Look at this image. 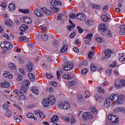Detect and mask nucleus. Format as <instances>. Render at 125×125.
I'll list each match as a JSON object with an SVG mask.
<instances>
[{
  "label": "nucleus",
  "instance_id": "obj_11",
  "mask_svg": "<svg viewBox=\"0 0 125 125\" xmlns=\"http://www.w3.org/2000/svg\"><path fill=\"white\" fill-rule=\"evenodd\" d=\"M119 62L122 64L125 63V54L124 53L120 54L118 57Z\"/></svg>",
  "mask_w": 125,
  "mask_h": 125
},
{
  "label": "nucleus",
  "instance_id": "obj_60",
  "mask_svg": "<svg viewBox=\"0 0 125 125\" xmlns=\"http://www.w3.org/2000/svg\"><path fill=\"white\" fill-rule=\"evenodd\" d=\"M75 35V32H73L72 33H71L70 35L69 36L70 38H73L74 36Z\"/></svg>",
  "mask_w": 125,
  "mask_h": 125
},
{
  "label": "nucleus",
  "instance_id": "obj_32",
  "mask_svg": "<svg viewBox=\"0 0 125 125\" xmlns=\"http://www.w3.org/2000/svg\"><path fill=\"white\" fill-rule=\"evenodd\" d=\"M95 40L99 43H101L103 41V39L102 37L99 36L96 37L95 38Z\"/></svg>",
  "mask_w": 125,
  "mask_h": 125
},
{
  "label": "nucleus",
  "instance_id": "obj_40",
  "mask_svg": "<svg viewBox=\"0 0 125 125\" xmlns=\"http://www.w3.org/2000/svg\"><path fill=\"white\" fill-rule=\"evenodd\" d=\"M91 7L95 9H99L101 8L100 6L95 4H92Z\"/></svg>",
  "mask_w": 125,
  "mask_h": 125
},
{
  "label": "nucleus",
  "instance_id": "obj_61",
  "mask_svg": "<svg viewBox=\"0 0 125 125\" xmlns=\"http://www.w3.org/2000/svg\"><path fill=\"white\" fill-rule=\"evenodd\" d=\"M70 18L71 19L75 18V16L74 14H71L69 15Z\"/></svg>",
  "mask_w": 125,
  "mask_h": 125
},
{
  "label": "nucleus",
  "instance_id": "obj_55",
  "mask_svg": "<svg viewBox=\"0 0 125 125\" xmlns=\"http://www.w3.org/2000/svg\"><path fill=\"white\" fill-rule=\"evenodd\" d=\"M13 118L14 119L16 120V121L18 123H20L21 121V119L17 117L14 116Z\"/></svg>",
  "mask_w": 125,
  "mask_h": 125
},
{
  "label": "nucleus",
  "instance_id": "obj_31",
  "mask_svg": "<svg viewBox=\"0 0 125 125\" xmlns=\"http://www.w3.org/2000/svg\"><path fill=\"white\" fill-rule=\"evenodd\" d=\"M64 78L67 80L71 79L72 78L71 76V75L70 74H64L63 76Z\"/></svg>",
  "mask_w": 125,
  "mask_h": 125
},
{
  "label": "nucleus",
  "instance_id": "obj_20",
  "mask_svg": "<svg viewBox=\"0 0 125 125\" xmlns=\"http://www.w3.org/2000/svg\"><path fill=\"white\" fill-rule=\"evenodd\" d=\"M34 11V13L37 16L41 17L43 15V14L41 12V11H40V10L38 11L37 9H35Z\"/></svg>",
  "mask_w": 125,
  "mask_h": 125
},
{
  "label": "nucleus",
  "instance_id": "obj_23",
  "mask_svg": "<svg viewBox=\"0 0 125 125\" xmlns=\"http://www.w3.org/2000/svg\"><path fill=\"white\" fill-rule=\"evenodd\" d=\"M15 8V5L12 3L10 4L8 7V9L10 11H12L14 10Z\"/></svg>",
  "mask_w": 125,
  "mask_h": 125
},
{
  "label": "nucleus",
  "instance_id": "obj_48",
  "mask_svg": "<svg viewBox=\"0 0 125 125\" xmlns=\"http://www.w3.org/2000/svg\"><path fill=\"white\" fill-rule=\"evenodd\" d=\"M107 36L108 37L111 38L112 36V33L111 31L110 30L107 31Z\"/></svg>",
  "mask_w": 125,
  "mask_h": 125
},
{
  "label": "nucleus",
  "instance_id": "obj_16",
  "mask_svg": "<svg viewBox=\"0 0 125 125\" xmlns=\"http://www.w3.org/2000/svg\"><path fill=\"white\" fill-rule=\"evenodd\" d=\"M3 76L5 77H7L10 79H12L13 77V76L10 73L8 72H5L3 74Z\"/></svg>",
  "mask_w": 125,
  "mask_h": 125
},
{
  "label": "nucleus",
  "instance_id": "obj_35",
  "mask_svg": "<svg viewBox=\"0 0 125 125\" xmlns=\"http://www.w3.org/2000/svg\"><path fill=\"white\" fill-rule=\"evenodd\" d=\"M28 76L31 81H32L35 79L34 75L31 73H28Z\"/></svg>",
  "mask_w": 125,
  "mask_h": 125
},
{
  "label": "nucleus",
  "instance_id": "obj_34",
  "mask_svg": "<svg viewBox=\"0 0 125 125\" xmlns=\"http://www.w3.org/2000/svg\"><path fill=\"white\" fill-rule=\"evenodd\" d=\"M68 46L67 45H64L62 48L61 49L60 52H66L67 50V49L68 48Z\"/></svg>",
  "mask_w": 125,
  "mask_h": 125
},
{
  "label": "nucleus",
  "instance_id": "obj_58",
  "mask_svg": "<svg viewBox=\"0 0 125 125\" xmlns=\"http://www.w3.org/2000/svg\"><path fill=\"white\" fill-rule=\"evenodd\" d=\"M82 96H79L78 98L77 101L78 102L80 103L82 100Z\"/></svg>",
  "mask_w": 125,
  "mask_h": 125
},
{
  "label": "nucleus",
  "instance_id": "obj_18",
  "mask_svg": "<svg viewBox=\"0 0 125 125\" xmlns=\"http://www.w3.org/2000/svg\"><path fill=\"white\" fill-rule=\"evenodd\" d=\"M110 100L109 98H106L105 101L104 105L105 107H108L111 104Z\"/></svg>",
  "mask_w": 125,
  "mask_h": 125
},
{
  "label": "nucleus",
  "instance_id": "obj_14",
  "mask_svg": "<svg viewBox=\"0 0 125 125\" xmlns=\"http://www.w3.org/2000/svg\"><path fill=\"white\" fill-rule=\"evenodd\" d=\"M107 27V26L106 25L103 23L100 24L99 27V30L103 32L106 31Z\"/></svg>",
  "mask_w": 125,
  "mask_h": 125
},
{
  "label": "nucleus",
  "instance_id": "obj_53",
  "mask_svg": "<svg viewBox=\"0 0 125 125\" xmlns=\"http://www.w3.org/2000/svg\"><path fill=\"white\" fill-rule=\"evenodd\" d=\"M34 116L33 114L31 113H28L27 115V116L28 118H33Z\"/></svg>",
  "mask_w": 125,
  "mask_h": 125
},
{
  "label": "nucleus",
  "instance_id": "obj_44",
  "mask_svg": "<svg viewBox=\"0 0 125 125\" xmlns=\"http://www.w3.org/2000/svg\"><path fill=\"white\" fill-rule=\"evenodd\" d=\"M27 68L29 72L31 71L32 70V64H30L28 65L27 66Z\"/></svg>",
  "mask_w": 125,
  "mask_h": 125
},
{
  "label": "nucleus",
  "instance_id": "obj_10",
  "mask_svg": "<svg viewBox=\"0 0 125 125\" xmlns=\"http://www.w3.org/2000/svg\"><path fill=\"white\" fill-rule=\"evenodd\" d=\"M76 16L77 19L81 21H84L86 19V16L85 14L83 13H78Z\"/></svg>",
  "mask_w": 125,
  "mask_h": 125
},
{
  "label": "nucleus",
  "instance_id": "obj_6",
  "mask_svg": "<svg viewBox=\"0 0 125 125\" xmlns=\"http://www.w3.org/2000/svg\"><path fill=\"white\" fill-rule=\"evenodd\" d=\"M108 119L112 121V122L116 123L118 122V119L117 116L115 115H113L112 114L109 115L108 116Z\"/></svg>",
  "mask_w": 125,
  "mask_h": 125
},
{
  "label": "nucleus",
  "instance_id": "obj_38",
  "mask_svg": "<svg viewBox=\"0 0 125 125\" xmlns=\"http://www.w3.org/2000/svg\"><path fill=\"white\" fill-rule=\"evenodd\" d=\"M101 17L102 20L106 22L108 20V18L106 16L102 15Z\"/></svg>",
  "mask_w": 125,
  "mask_h": 125
},
{
  "label": "nucleus",
  "instance_id": "obj_49",
  "mask_svg": "<svg viewBox=\"0 0 125 125\" xmlns=\"http://www.w3.org/2000/svg\"><path fill=\"white\" fill-rule=\"evenodd\" d=\"M51 10L52 11L54 12L57 13L58 12L59 10L57 8L53 7V8H52Z\"/></svg>",
  "mask_w": 125,
  "mask_h": 125
},
{
  "label": "nucleus",
  "instance_id": "obj_3",
  "mask_svg": "<svg viewBox=\"0 0 125 125\" xmlns=\"http://www.w3.org/2000/svg\"><path fill=\"white\" fill-rule=\"evenodd\" d=\"M58 106L64 110L68 109L71 107L70 103L66 101H61Z\"/></svg>",
  "mask_w": 125,
  "mask_h": 125
},
{
  "label": "nucleus",
  "instance_id": "obj_1",
  "mask_svg": "<svg viewBox=\"0 0 125 125\" xmlns=\"http://www.w3.org/2000/svg\"><path fill=\"white\" fill-rule=\"evenodd\" d=\"M110 98L113 103L118 105L124 103V96L122 94L112 93L110 95Z\"/></svg>",
  "mask_w": 125,
  "mask_h": 125
},
{
  "label": "nucleus",
  "instance_id": "obj_64",
  "mask_svg": "<svg viewBox=\"0 0 125 125\" xmlns=\"http://www.w3.org/2000/svg\"><path fill=\"white\" fill-rule=\"evenodd\" d=\"M75 118L74 117H72L71 119V123H74L75 122Z\"/></svg>",
  "mask_w": 125,
  "mask_h": 125
},
{
  "label": "nucleus",
  "instance_id": "obj_47",
  "mask_svg": "<svg viewBox=\"0 0 125 125\" xmlns=\"http://www.w3.org/2000/svg\"><path fill=\"white\" fill-rule=\"evenodd\" d=\"M42 40L45 41L47 40L48 39V36L45 34L43 35H42Z\"/></svg>",
  "mask_w": 125,
  "mask_h": 125
},
{
  "label": "nucleus",
  "instance_id": "obj_50",
  "mask_svg": "<svg viewBox=\"0 0 125 125\" xmlns=\"http://www.w3.org/2000/svg\"><path fill=\"white\" fill-rule=\"evenodd\" d=\"M88 71V69L87 68L84 69L81 72L82 75H85L86 74Z\"/></svg>",
  "mask_w": 125,
  "mask_h": 125
},
{
  "label": "nucleus",
  "instance_id": "obj_37",
  "mask_svg": "<svg viewBox=\"0 0 125 125\" xmlns=\"http://www.w3.org/2000/svg\"><path fill=\"white\" fill-rule=\"evenodd\" d=\"M90 68L92 71H95L97 69L96 66L93 63H92L91 64Z\"/></svg>",
  "mask_w": 125,
  "mask_h": 125
},
{
  "label": "nucleus",
  "instance_id": "obj_56",
  "mask_svg": "<svg viewBox=\"0 0 125 125\" xmlns=\"http://www.w3.org/2000/svg\"><path fill=\"white\" fill-rule=\"evenodd\" d=\"M6 114L8 117H10L11 114V112L10 111L8 110L7 111Z\"/></svg>",
  "mask_w": 125,
  "mask_h": 125
},
{
  "label": "nucleus",
  "instance_id": "obj_30",
  "mask_svg": "<svg viewBox=\"0 0 125 125\" xmlns=\"http://www.w3.org/2000/svg\"><path fill=\"white\" fill-rule=\"evenodd\" d=\"M58 119V118L57 116L54 115L51 119V121L52 122H57Z\"/></svg>",
  "mask_w": 125,
  "mask_h": 125
},
{
  "label": "nucleus",
  "instance_id": "obj_51",
  "mask_svg": "<svg viewBox=\"0 0 125 125\" xmlns=\"http://www.w3.org/2000/svg\"><path fill=\"white\" fill-rule=\"evenodd\" d=\"M62 119L67 122L69 121L70 120L69 118L66 117L64 116H62Z\"/></svg>",
  "mask_w": 125,
  "mask_h": 125
},
{
  "label": "nucleus",
  "instance_id": "obj_36",
  "mask_svg": "<svg viewBox=\"0 0 125 125\" xmlns=\"http://www.w3.org/2000/svg\"><path fill=\"white\" fill-rule=\"evenodd\" d=\"M77 82L75 81H72L69 82L68 84L69 86H73L75 85L77 83Z\"/></svg>",
  "mask_w": 125,
  "mask_h": 125
},
{
  "label": "nucleus",
  "instance_id": "obj_21",
  "mask_svg": "<svg viewBox=\"0 0 125 125\" xmlns=\"http://www.w3.org/2000/svg\"><path fill=\"white\" fill-rule=\"evenodd\" d=\"M35 114L38 116H39L40 117L43 118L45 117V116L43 113L41 111H35Z\"/></svg>",
  "mask_w": 125,
  "mask_h": 125
},
{
  "label": "nucleus",
  "instance_id": "obj_19",
  "mask_svg": "<svg viewBox=\"0 0 125 125\" xmlns=\"http://www.w3.org/2000/svg\"><path fill=\"white\" fill-rule=\"evenodd\" d=\"M93 35L92 34L89 33L86 35V37L84 38V39H87L88 40V41H86L85 42V43L86 44L89 43V42L91 41Z\"/></svg>",
  "mask_w": 125,
  "mask_h": 125
},
{
  "label": "nucleus",
  "instance_id": "obj_15",
  "mask_svg": "<svg viewBox=\"0 0 125 125\" xmlns=\"http://www.w3.org/2000/svg\"><path fill=\"white\" fill-rule=\"evenodd\" d=\"M120 30L119 31V33L120 35L125 34V25H121L120 27Z\"/></svg>",
  "mask_w": 125,
  "mask_h": 125
},
{
  "label": "nucleus",
  "instance_id": "obj_63",
  "mask_svg": "<svg viewBox=\"0 0 125 125\" xmlns=\"http://www.w3.org/2000/svg\"><path fill=\"white\" fill-rule=\"evenodd\" d=\"M0 5L1 7L4 8H5L7 6L6 4L4 3H2Z\"/></svg>",
  "mask_w": 125,
  "mask_h": 125
},
{
  "label": "nucleus",
  "instance_id": "obj_33",
  "mask_svg": "<svg viewBox=\"0 0 125 125\" xmlns=\"http://www.w3.org/2000/svg\"><path fill=\"white\" fill-rule=\"evenodd\" d=\"M9 66L10 69L13 70L15 69L16 68L15 64L11 62L9 63Z\"/></svg>",
  "mask_w": 125,
  "mask_h": 125
},
{
  "label": "nucleus",
  "instance_id": "obj_9",
  "mask_svg": "<svg viewBox=\"0 0 125 125\" xmlns=\"http://www.w3.org/2000/svg\"><path fill=\"white\" fill-rule=\"evenodd\" d=\"M92 117V114L90 112H84L82 114V118L83 119H88Z\"/></svg>",
  "mask_w": 125,
  "mask_h": 125
},
{
  "label": "nucleus",
  "instance_id": "obj_2",
  "mask_svg": "<svg viewBox=\"0 0 125 125\" xmlns=\"http://www.w3.org/2000/svg\"><path fill=\"white\" fill-rule=\"evenodd\" d=\"M29 81L25 80L23 81L21 83V86L20 88V91L23 93L27 92L30 85Z\"/></svg>",
  "mask_w": 125,
  "mask_h": 125
},
{
  "label": "nucleus",
  "instance_id": "obj_17",
  "mask_svg": "<svg viewBox=\"0 0 125 125\" xmlns=\"http://www.w3.org/2000/svg\"><path fill=\"white\" fill-rule=\"evenodd\" d=\"M51 4L52 6H59L61 4V1L56 0H52L51 2Z\"/></svg>",
  "mask_w": 125,
  "mask_h": 125
},
{
  "label": "nucleus",
  "instance_id": "obj_57",
  "mask_svg": "<svg viewBox=\"0 0 125 125\" xmlns=\"http://www.w3.org/2000/svg\"><path fill=\"white\" fill-rule=\"evenodd\" d=\"M77 28L79 33H82L83 31V30L81 29L79 26H77Z\"/></svg>",
  "mask_w": 125,
  "mask_h": 125
},
{
  "label": "nucleus",
  "instance_id": "obj_13",
  "mask_svg": "<svg viewBox=\"0 0 125 125\" xmlns=\"http://www.w3.org/2000/svg\"><path fill=\"white\" fill-rule=\"evenodd\" d=\"M73 67V65L72 63L68 62L64 66V69L65 71H68L71 70Z\"/></svg>",
  "mask_w": 125,
  "mask_h": 125
},
{
  "label": "nucleus",
  "instance_id": "obj_24",
  "mask_svg": "<svg viewBox=\"0 0 125 125\" xmlns=\"http://www.w3.org/2000/svg\"><path fill=\"white\" fill-rule=\"evenodd\" d=\"M49 104H50L47 99L44 100L42 101V104L44 106L47 107Z\"/></svg>",
  "mask_w": 125,
  "mask_h": 125
},
{
  "label": "nucleus",
  "instance_id": "obj_29",
  "mask_svg": "<svg viewBox=\"0 0 125 125\" xmlns=\"http://www.w3.org/2000/svg\"><path fill=\"white\" fill-rule=\"evenodd\" d=\"M9 85L10 84L9 83L7 82L2 83L1 84V86L3 87H8Z\"/></svg>",
  "mask_w": 125,
  "mask_h": 125
},
{
  "label": "nucleus",
  "instance_id": "obj_62",
  "mask_svg": "<svg viewBox=\"0 0 125 125\" xmlns=\"http://www.w3.org/2000/svg\"><path fill=\"white\" fill-rule=\"evenodd\" d=\"M73 50L75 52L77 53L78 52L79 50L78 49L77 47H75L73 48Z\"/></svg>",
  "mask_w": 125,
  "mask_h": 125
},
{
  "label": "nucleus",
  "instance_id": "obj_41",
  "mask_svg": "<svg viewBox=\"0 0 125 125\" xmlns=\"http://www.w3.org/2000/svg\"><path fill=\"white\" fill-rule=\"evenodd\" d=\"M5 24L9 26H10L12 24V21L9 20H6L5 21Z\"/></svg>",
  "mask_w": 125,
  "mask_h": 125
},
{
  "label": "nucleus",
  "instance_id": "obj_45",
  "mask_svg": "<svg viewBox=\"0 0 125 125\" xmlns=\"http://www.w3.org/2000/svg\"><path fill=\"white\" fill-rule=\"evenodd\" d=\"M46 29V28L45 25H42L40 26L39 28V30H41L43 31L44 32Z\"/></svg>",
  "mask_w": 125,
  "mask_h": 125
},
{
  "label": "nucleus",
  "instance_id": "obj_7",
  "mask_svg": "<svg viewBox=\"0 0 125 125\" xmlns=\"http://www.w3.org/2000/svg\"><path fill=\"white\" fill-rule=\"evenodd\" d=\"M114 52H112L111 51L109 50H105L103 53V57L106 58H108L111 56V55H114Z\"/></svg>",
  "mask_w": 125,
  "mask_h": 125
},
{
  "label": "nucleus",
  "instance_id": "obj_52",
  "mask_svg": "<svg viewBox=\"0 0 125 125\" xmlns=\"http://www.w3.org/2000/svg\"><path fill=\"white\" fill-rule=\"evenodd\" d=\"M17 79L18 81H20L23 80V77L20 74H19Z\"/></svg>",
  "mask_w": 125,
  "mask_h": 125
},
{
  "label": "nucleus",
  "instance_id": "obj_5",
  "mask_svg": "<svg viewBox=\"0 0 125 125\" xmlns=\"http://www.w3.org/2000/svg\"><path fill=\"white\" fill-rule=\"evenodd\" d=\"M115 85L118 87L125 86V80L124 79H117L115 81Z\"/></svg>",
  "mask_w": 125,
  "mask_h": 125
},
{
  "label": "nucleus",
  "instance_id": "obj_12",
  "mask_svg": "<svg viewBox=\"0 0 125 125\" xmlns=\"http://www.w3.org/2000/svg\"><path fill=\"white\" fill-rule=\"evenodd\" d=\"M21 21L28 24H31L32 22V19L30 18L24 17L21 18Z\"/></svg>",
  "mask_w": 125,
  "mask_h": 125
},
{
  "label": "nucleus",
  "instance_id": "obj_27",
  "mask_svg": "<svg viewBox=\"0 0 125 125\" xmlns=\"http://www.w3.org/2000/svg\"><path fill=\"white\" fill-rule=\"evenodd\" d=\"M31 90L32 92L36 94H38L39 93V90L37 88L34 87L31 88Z\"/></svg>",
  "mask_w": 125,
  "mask_h": 125
},
{
  "label": "nucleus",
  "instance_id": "obj_43",
  "mask_svg": "<svg viewBox=\"0 0 125 125\" xmlns=\"http://www.w3.org/2000/svg\"><path fill=\"white\" fill-rule=\"evenodd\" d=\"M19 11L20 12H21L24 13H27L29 11L28 9H20Z\"/></svg>",
  "mask_w": 125,
  "mask_h": 125
},
{
  "label": "nucleus",
  "instance_id": "obj_46",
  "mask_svg": "<svg viewBox=\"0 0 125 125\" xmlns=\"http://www.w3.org/2000/svg\"><path fill=\"white\" fill-rule=\"evenodd\" d=\"M105 73L107 75H109L111 74L112 72V70L111 69H109L106 71Z\"/></svg>",
  "mask_w": 125,
  "mask_h": 125
},
{
  "label": "nucleus",
  "instance_id": "obj_54",
  "mask_svg": "<svg viewBox=\"0 0 125 125\" xmlns=\"http://www.w3.org/2000/svg\"><path fill=\"white\" fill-rule=\"evenodd\" d=\"M56 74L58 79H59L61 78V76L60 74V73L59 71H57L56 72Z\"/></svg>",
  "mask_w": 125,
  "mask_h": 125
},
{
  "label": "nucleus",
  "instance_id": "obj_4",
  "mask_svg": "<svg viewBox=\"0 0 125 125\" xmlns=\"http://www.w3.org/2000/svg\"><path fill=\"white\" fill-rule=\"evenodd\" d=\"M0 46L2 48H4L7 50H10L13 47L11 43L6 41L1 43L0 44Z\"/></svg>",
  "mask_w": 125,
  "mask_h": 125
},
{
  "label": "nucleus",
  "instance_id": "obj_28",
  "mask_svg": "<svg viewBox=\"0 0 125 125\" xmlns=\"http://www.w3.org/2000/svg\"><path fill=\"white\" fill-rule=\"evenodd\" d=\"M90 110L94 114H96L97 113L98 111L97 110L95 107L94 106H91V108Z\"/></svg>",
  "mask_w": 125,
  "mask_h": 125
},
{
  "label": "nucleus",
  "instance_id": "obj_26",
  "mask_svg": "<svg viewBox=\"0 0 125 125\" xmlns=\"http://www.w3.org/2000/svg\"><path fill=\"white\" fill-rule=\"evenodd\" d=\"M28 28V26L26 25H22L20 27V30L23 31H26Z\"/></svg>",
  "mask_w": 125,
  "mask_h": 125
},
{
  "label": "nucleus",
  "instance_id": "obj_25",
  "mask_svg": "<svg viewBox=\"0 0 125 125\" xmlns=\"http://www.w3.org/2000/svg\"><path fill=\"white\" fill-rule=\"evenodd\" d=\"M95 98L96 101L98 103H101L103 101V98L100 96H95Z\"/></svg>",
  "mask_w": 125,
  "mask_h": 125
},
{
  "label": "nucleus",
  "instance_id": "obj_42",
  "mask_svg": "<svg viewBox=\"0 0 125 125\" xmlns=\"http://www.w3.org/2000/svg\"><path fill=\"white\" fill-rule=\"evenodd\" d=\"M97 89L98 91L100 93H104L105 92L104 90L101 87H97Z\"/></svg>",
  "mask_w": 125,
  "mask_h": 125
},
{
  "label": "nucleus",
  "instance_id": "obj_39",
  "mask_svg": "<svg viewBox=\"0 0 125 125\" xmlns=\"http://www.w3.org/2000/svg\"><path fill=\"white\" fill-rule=\"evenodd\" d=\"M84 96L85 98H88L90 96V93L89 91H86L85 92Z\"/></svg>",
  "mask_w": 125,
  "mask_h": 125
},
{
  "label": "nucleus",
  "instance_id": "obj_22",
  "mask_svg": "<svg viewBox=\"0 0 125 125\" xmlns=\"http://www.w3.org/2000/svg\"><path fill=\"white\" fill-rule=\"evenodd\" d=\"M40 11H41L47 15H49L51 13V11L48 10L45 7L41 8L40 9Z\"/></svg>",
  "mask_w": 125,
  "mask_h": 125
},
{
  "label": "nucleus",
  "instance_id": "obj_59",
  "mask_svg": "<svg viewBox=\"0 0 125 125\" xmlns=\"http://www.w3.org/2000/svg\"><path fill=\"white\" fill-rule=\"evenodd\" d=\"M13 105L14 106L16 107V108L19 109L20 112L22 111L20 107L17 105L16 104H14Z\"/></svg>",
  "mask_w": 125,
  "mask_h": 125
},
{
  "label": "nucleus",
  "instance_id": "obj_8",
  "mask_svg": "<svg viewBox=\"0 0 125 125\" xmlns=\"http://www.w3.org/2000/svg\"><path fill=\"white\" fill-rule=\"evenodd\" d=\"M47 99L50 104L51 105L54 104L56 101V97L53 95H49Z\"/></svg>",
  "mask_w": 125,
  "mask_h": 125
}]
</instances>
